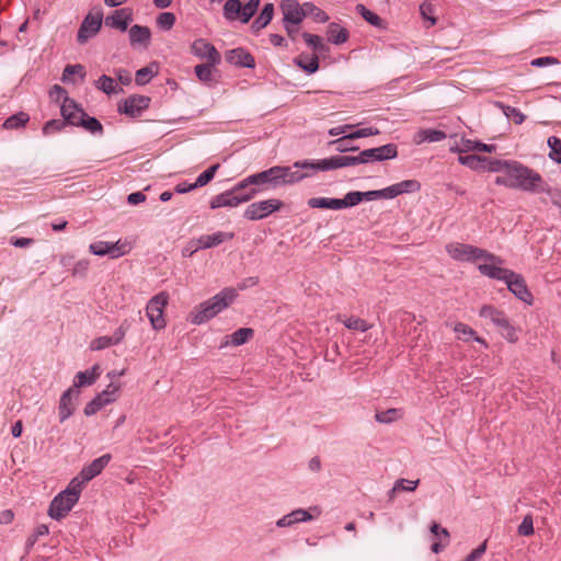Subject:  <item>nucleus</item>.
<instances>
[{
	"label": "nucleus",
	"mask_w": 561,
	"mask_h": 561,
	"mask_svg": "<svg viewBox=\"0 0 561 561\" xmlns=\"http://www.w3.org/2000/svg\"><path fill=\"white\" fill-rule=\"evenodd\" d=\"M60 112L62 115V121L66 124L78 126L80 119L85 116V112L78 106V104L71 100L66 99V102H62L60 106Z\"/></svg>",
	"instance_id": "dca6fc26"
},
{
	"label": "nucleus",
	"mask_w": 561,
	"mask_h": 561,
	"mask_svg": "<svg viewBox=\"0 0 561 561\" xmlns=\"http://www.w3.org/2000/svg\"><path fill=\"white\" fill-rule=\"evenodd\" d=\"M308 173L293 171L290 167H272L265 171L250 175L248 182H253L254 185H267L275 188L279 185L300 182L308 178Z\"/></svg>",
	"instance_id": "7ed1b4c3"
},
{
	"label": "nucleus",
	"mask_w": 561,
	"mask_h": 561,
	"mask_svg": "<svg viewBox=\"0 0 561 561\" xmlns=\"http://www.w3.org/2000/svg\"><path fill=\"white\" fill-rule=\"evenodd\" d=\"M397 156V146L393 144H387L377 148L365 149L360 152L362 163L394 159Z\"/></svg>",
	"instance_id": "ddd939ff"
},
{
	"label": "nucleus",
	"mask_w": 561,
	"mask_h": 561,
	"mask_svg": "<svg viewBox=\"0 0 561 561\" xmlns=\"http://www.w3.org/2000/svg\"><path fill=\"white\" fill-rule=\"evenodd\" d=\"M64 126L65 122L62 119H50L44 125L43 133L45 135H50L55 131L61 130Z\"/></svg>",
	"instance_id": "774afa93"
},
{
	"label": "nucleus",
	"mask_w": 561,
	"mask_h": 561,
	"mask_svg": "<svg viewBox=\"0 0 561 561\" xmlns=\"http://www.w3.org/2000/svg\"><path fill=\"white\" fill-rule=\"evenodd\" d=\"M191 53L201 59H205L206 62L220 64L221 61V56L216 47L204 38L193 42Z\"/></svg>",
	"instance_id": "f8f14e48"
},
{
	"label": "nucleus",
	"mask_w": 561,
	"mask_h": 561,
	"mask_svg": "<svg viewBox=\"0 0 561 561\" xmlns=\"http://www.w3.org/2000/svg\"><path fill=\"white\" fill-rule=\"evenodd\" d=\"M100 375H101V367H100V365L95 364L89 370L79 371L75 377V383L71 388L77 390L80 387L91 386L96 381V379L100 377Z\"/></svg>",
	"instance_id": "a878e982"
},
{
	"label": "nucleus",
	"mask_w": 561,
	"mask_h": 561,
	"mask_svg": "<svg viewBox=\"0 0 561 561\" xmlns=\"http://www.w3.org/2000/svg\"><path fill=\"white\" fill-rule=\"evenodd\" d=\"M500 106L507 118H513L516 124H522L524 122L525 115L516 107L508 105L505 106L503 104H500Z\"/></svg>",
	"instance_id": "13d9d810"
},
{
	"label": "nucleus",
	"mask_w": 561,
	"mask_h": 561,
	"mask_svg": "<svg viewBox=\"0 0 561 561\" xmlns=\"http://www.w3.org/2000/svg\"><path fill=\"white\" fill-rule=\"evenodd\" d=\"M259 5L260 0H249V2L242 7V23H248L250 21Z\"/></svg>",
	"instance_id": "4d7b16f0"
},
{
	"label": "nucleus",
	"mask_w": 561,
	"mask_h": 561,
	"mask_svg": "<svg viewBox=\"0 0 561 561\" xmlns=\"http://www.w3.org/2000/svg\"><path fill=\"white\" fill-rule=\"evenodd\" d=\"M239 14L242 15V5L239 0H227L224 5V15L228 20H236Z\"/></svg>",
	"instance_id": "4c0bfd02"
},
{
	"label": "nucleus",
	"mask_w": 561,
	"mask_h": 561,
	"mask_svg": "<svg viewBox=\"0 0 561 561\" xmlns=\"http://www.w3.org/2000/svg\"><path fill=\"white\" fill-rule=\"evenodd\" d=\"M280 10L283 13V22L299 24L305 19L304 4H299L297 0H283Z\"/></svg>",
	"instance_id": "2eb2a0df"
},
{
	"label": "nucleus",
	"mask_w": 561,
	"mask_h": 561,
	"mask_svg": "<svg viewBox=\"0 0 561 561\" xmlns=\"http://www.w3.org/2000/svg\"><path fill=\"white\" fill-rule=\"evenodd\" d=\"M511 161H501V160H491L486 158V162L483 163L481 171L489 172H503L507 173V165H510Z\"/></svg>",
	"instance_id": "37998d69"
},
{
	"label": "nucleus",
	"mask_w": 561,
	"mask_h": 561,
	"mask_svg": "<svg viewBox=\"0 0 561 561\" xmlns=\"http://www.w3.org/2000/svg\"><path fill=\"white\" fill-rule=\"evenodd\" d=\"M219 167L220 165L218 163L213 164L206 171L201 173L197 176L196 181L194 182V186L202 187V186L208 184L214 179V176H215L217 170L219 169Z\"/></svg>",
	"instance_id": "8fccbe9b"
},
{
	"label": "nucleus",
	"mask_w": 561,
	"mask_h": 561,
	"mask_svg": "<svg viewBox=\"0 0 561 561\" xmlns=\"http://www.w3.org/2000/svg\"><path fill=\"white\" fill-rule=\"evenodd\" d=\"M458 161L460 164L466 165L471 170L481 171L483 163L486 162V158L476 154H468L459 156Z\"/></svg>",
	"instance_id": "c9c22d12"
},
{
	"label": "nucleus",
	"mask_w": 561,
	"mask_h": 561,
	"mask_svg": "<svg viewBox=\"0 0 561 561\" xmlns=\"http://www.w3.org/2000/svg\"><path fill=\"white\" fill-rule=\"evenodd\" d=\"M356 11L369 24H371L376 27H382V20L379 18V15H377L373 11L368 10L364 4H357Z\"/></svg>",
	"instance_id": "a19ab883"
},
{
	"label": "nucleus",
	"mask_w": 561,
	"mask_h": 561,
	"mask_svg": "<svg viewBox=\"0 0 561 561\" xmlns=\"http://www.w3.org/2000/svg\"><path fill=\"white\" fill-rule=\"evenodd\" d=\"M401 417V413L397 409H388L376 413V421L379 423H391Z\"/></svg>",
	"instance_id": "5fc2aeb1"
},
{
	"label": "nucleus",
	"mask_w": 561,
	"mask_h": 561,
	"mask_svg": "<svg viewBox=\"0 0 561 561\" xmlns=\"http://www.w3.org/2000/svg\"><path fill=\"white\" fill-rule=\"evenodd\" d=\"M234 238L233 232H225V231H218L213 234H204L201 236L197 240H195L196 243H198V248L201 249H209L217 247L225 241L231 240Z\"/></svg>",
	"instance_id": "5701e85b"
},
{
	"label": "nucleus",
	"mask_w": 561,
	"mask_h": 561,
	"mask_svg": "<svg viewBox=\"0 0 561 561\" xmlns=\"http://www.w3.org/2000/svg\"><path fill=\"white\" fill-rule=\"evenodd\" d=\"M318 169L321 171L340 169L339 156L319 160Z\"/></svg>",
	"instance_id": "338daca9"
},
{
	"label": "nucleus",
	"mask_w": 561,
	"mask_h": 561,
	"mask_svg": "<svg viewBox=\"0 0 561 561\" xmlns=\"http://www.w3.org/2000/svg\"><path fill=\"white\" fill-rule=\"evenodd\" d=\"M311 519H312V515L308 511H306L304 508H297V510L290 512L289 514L283 516L282 518H279L276 522V526L279 528L291 527L293 525H295L297 523L309 522Z\"/></svg>",
	"instance_id": "b1692460"
},
{
	"label": "nucleus",
	"mask_w": 561,
	"mask_h": 561,
	"mask_svg": "<svg viewBox=\"0 0 561 561\" xmlns=\"http://www.w3.org/2000/svg\"><path fill=\"white\" fill-rule=\"evenodd\" d=\"M454 332L457 334V337L459 340L469 341L470 339H473L476 342L482 344L484 347H488L486 341L478 336L472 328L462 322H457L454 325Z\"/></svg>",
	"instance_id": "bb28decb"
},
{
	"label": "nucleus",
	"mask_w": 561,
	"mask_h": 561,
	"mask_svg": "<svg viewBox=\"0 0 561 561\" xmlns=\"http://www.w3.org/2000/svg\"><path fill=\"white\" fill-rule=\"evenodd\" d=\"M78 75L82 80L85 78L84 67L80 64L67 65L64 69L61 80L62 82H69L70 76Z\"/></svg>",
	"instance_id": "3c124183"
},
{
	"label": "nucleus",
	"mask_w": 561,
	"mask_h": 561,
	"mask_svg": "<svg viewBox=\"0 0 561 561\" xmlns=\"http://www.w3.org/2000/svg\"><path fill=\"white\" fill-rule=\"evenodd\" d=\"M110 403L111 399L104 400L100 394H98L93 400L85 404L83 412L87 416H91Z\"/></svg>",
	"instance_id": "58836bf2"
},
{
	"label": "nucleus",
	"mask_w": 561,
	"mask_h": 561,
	"mask_svg": "<svg viewBox=\"0 0 561 561\" xmlns=\"http://www.w3.org/2000/svg\"><path fill=\"white\" fill-rule=\"evenodd\" d=\"M495 184L531 193H551V187L538 172L517 161H511L507 173L497 176Z\"/></svg>",
	"instance_id": "f257e3e1"
},
{
	"label": "nucleus",
	"mask_w": 561,
	"mask_h": 561,
	"mask_svg": "<svg viewBox=\"0 0 561 561\" xmlns=\"http://www.w3.org/2000/svg\"><path fill=\"white\" fill-rule=\"evenodd\" d=\"M479 316L497 327L502 336L508 342L515 343L517 341L518 337L516 331L511 325L504 311L499 310L491 305H484L481 307Z\"/></svg>",
	"instance_id": "39448f33"
},
{
	"label": "nucleus",
	"mask_w": 561,
	"mask_h": 561,
	"mask_svg": "<svg viewBox=\"0 0 561 561\" xmlns=\"http://www.w3.org/2000/svg\"><path fill=\"white\" fill-rule=\"evenodd\" d=\"M445 249L453 260L459 262H476L478 260L500 262V256L467 243L450 242Z\"/></svg>",
	"instance_id": "20e7f679"
},
{
	"label": "nucleus",
	"mask_w": 561,
	"mask_h": 561,
	"mask_svg": "<svg viewBox=\"0 0 561 561\" xmlns=\"http://www.w3.org/2000/svg\"><path fill=\"white\" fill-rule=\"evenodd\" d=\"M548 146L550 148L549 158L561 164V139L556 136H551L548 138Z\"/></svg>",
	"instance_id": "c03bdc74"
},
{
	"label": "nucleus",
	"mask_w": 561,
	"mask_h": 561,
	"mask_svg": "<svg viewBox=\"0 0 561 561\" xmlns=\"http://www.w3.org/2000/svg\"><path fill=\"white\" fill-rule=\"evenodd\" d=\"M254 334V331L251 328H241L238 329L232 334L226 336L228 339L225 343L221 344V347L227 346L229 343L239 346L247 343Z\"/></svg>",
	"instance_id": "c85d7f7f"
},
{
	"label": "nucleus",
	"mask_w": 561,
	"mask_h": 561,
	"mask_svg": "<svg viewBox=\"0 0 561 561\" xmlns=\"http://www.w3.org/2000/svg\"><path fill=\"white\" fill-rule=\"evenodd\" d=\"M295 64L307 73H314L319 69V59L317 55L308 56L301 54L295 59Z\"/></svg>",
	"instance_id": "2f4dec72"
},
{
	"label": "nucleus",
	"mask_w": 561,
	"mask_h": 561,
	"mask_svg": "<svg viewBox=\"0 0 561 561\" xmlns=\"http://www.w3.org/2000/svg\"><path fill=\"white\" fill-rule=\"evenodd\" d=\"M284 203L278 198H270L250 204L244 210V217L249 220H261L271 214L278 211Z\"/></svg>",
	"instance_id": "0eeeda50"
},
{
	"label": "nucleus",
	"mask_w": 561,
	"mask_h": 561,
	"mask_svg": "<svg viewBox=\"0 0 561 561\" xmlns=\"http://www.w3.org/2000/svg\"><path fill=\"white\" fill-rule=\"evenodd\" d=\"M168 304L169 294L165 291H161L154 295L148 301L146 307V314L153 330L159 331L165 328L167 322L164 320L163 313Z\"/></svg>",
	"instance_id": "423d86ee"
},
{
	"label": "nucleus",
	"mask_w": 561,
	"mask_h": 561,
	"mask_svg": "<svg viewBox=\"0 0 561 561\" xmlns=\"http://www.w3.org/2000/svg\"><path fill=\"white\" fill-rule=\"evenodd\" d=\"M150 99L145 95H131L118 104V112L129 117H137L149 106Z\"/></svg>",
	"instance_id": "9b49d317"
},
{
	"label": "nucleus",
	"mask_w": 561,
	"mask_h": 561,
	"mask_svg": "<svg viewBox=\"0 0 561 561\" xmlns=\"http://www.w3.org/2000/svg\"><path fill=\"white\" fill-rule=\"evenodd\" d=\"M505 284L507 285L508 290L512 291L518 299L528 301V299L531 297L522 275L513 272V276H510Z\"/></svg>",
	"instance_id": "412c9836"
},
{
	"label": "nucleus",
	"mask_w": 561,
	"mask_h": 561,
	"mask_svg": "<svg viewBox=\"0 0 561 561\" xmlns=\"http://www.w3.org/2000/svg\"><path fill=\"white\" fill-rule=\"evenodd\" d=\"M259 192L260 190L256 187H252L249 192L242 195L234 194L231 190L226 191L211 198L210 208L216 209L220 207H237L241 203H245L254 198Z\"/></svg>",
	"instance_id": "6e6552de"
},
{
	"label": "nucleus",
	"mask_w": 561,
	"mask_h": 561,
	"mask_svg": "<svg viewBox=\"0 0 561 561\" xmlns=\"http://www.w3.org/2000/svg\"><path fill=\"white\" fill-rule=\"evenodd\" d=\"M77 504L75 495L70 497L68 493L65 491L60 492L56 495L50 502L48 508V515L53 519L60 520L72 510V507Z\"/></svg>",
	"instance_id": "9d476101"
},
{
	"label": "nucleus",
	"mask_w": 561,
	"mask_h": 561,
	"mask_svg": "<svg viewBox=\"0 0 561 561\" xmlns=\"http://www.w3.org/2000/svg\"><path fill=\"white\" fill-rule=\"evenodd\" d=\"M87 482L88 481H83V478H80V476H79V477L72 479L71 482L69 483L68 488L64 491L66 493H68L70 495V497H72V495H75L76 502H78L79 497H80V493L82 491V488H83L84 483H87Z\"/></svg>",
	"instance_id": "603ef678"
},
{
	"label": "nucleus",
	"mask_w": 561,
	"mask_h": 561,
	"mask_svg": "<svg viewBox=\"0 0 561 561\" xmlns=\"http://www.w3.org/2000/svg\"><path fill=\"white\" fill-rule=\"evenodd\" d=\"M153 77V71L149 67H144L136 72L135 81L138 85H145Z\"/></svg>",
	"instance_id": "680f3d73"
},
{
	"label": "nucleus",
	"mask_w": 561,
	"mask_h": 561,
	"mask_svg": "<svg viewBox=\"0 0 561 561\" xmlns=\"http://www.w3.org/2000/svg\"><path fill=\"white\" fill-rule=\"evenodd\" d=\"M238 293L232 287H226L210 299L199 304L188 314V320L196 325L213 319L228 308L237 298Z\"/></svg>",
	"instance_id": "f03ea898"
},
{
	"label": "nucleus",
	"mask_w": 561,
	"mask_h": 561,
	"mask_svg": "<svg viewBox=\"0 0 561 561\" xmlns=\"http://www.w3.org/2000/svg\"><path fill=\"white\" fill-rule=\"evenodd\" d=\"M302 38L305 39L306 44L310 46L312 49L323 53L328 50L327 45L323 43L322 38L318 35L310 34V33H304Z\"/></svg>",
	"instance_id": "49530a36"
},
{
	"label": "nucleus",
	"mask_w": 561,
	"mask_h": 561,
	"mask_svg": "<svg viewBox=\"0 0 561 561\" xmlns=\"http://www.w3.org/2000/svg\"><path fill=\"white\" fill-rule=\"evenodd\" d=\"M327 36L331 43L341 45L347 41L348 32L337 23L332 22L328 25Z\"/></svg>",
	"instance_id": "cd10ccee"
},
{
	"label": "nucleus",
	"mask_w": 561,
	"mask_h": 561,
	"mask_svg": "<svg viewBox=\"0 0 561 561\" xmlns=\"http://www.w3.org/2000/svg\"><path fill=\"white\" fill-rule=\"evenodd\" d=\"M131 47L147 48L150 44L151 32L148 26L135 24L128 30Z\"/></svg>",
	"instance_id": "6ab92c4d"
},
{
	"label": "nucleus",
	"mask_w": 561,
	"mask_h": 561,
	"mask_svg": "<svg viewBox=\"0 0 561 561\" xmlns=\"http://www.w3.org/2000/svg\"><path fill=\"white\" fill-rule=\"evenodd\" d=\"M450 151L459 153L476 151V140L461 137L459 140H455L454 146L450 147Z\"/></svg>",
	"instance_id": "de8ad7c7"
},
{
	"label": "nucleus",
	"mask_w": 561,
	"mask_h": 561,
	"mask_svg": "<svg viewBox=\"0 0 561 561\" xmlns=\"http://www.w3.org/2000/svg\"><path fill=\"white\" fill-rule=\"evenodd\" d=\"M79 391L73 388H69L66 390L60 398L59 401V420L60 422H65L68 417H70L75 411V404L72 402V397L78 396Z\"/></svg>",
	"instance_id": "393cba45"
},
{
	"label": "nucleus",
	"mask_w": 561,
	"mask_h": 561,
	"mask_svg": "<svg viewBox=\"0 0 561 561\" xmlns=\"http://www.w3.org/2000/svg\"><path fill=\"white\" fill-rule=\"evenodd\" d=\"M96 89L103 91L106 94H115L118 93V90L116 89V84L114 82V79L102 75L96 81H95Z\"/></svg>",
	"instance_id": "ea45409f"
},
{
	"label": "nucleus",
	"mask_w": 561,
	"mask_h": 561,
	"mask_svg": "<svg viewBox=\"0 0 561 561\" xmlns=\"http://www.w3.org/2000/svg\"><path fill=\"white\" fill-rule=\"evenodd\" d=\"M379 133H380L379 129L376 127H366V128H360L353 133L347 134L346 138L357 139V138H364V137H368V136H375V135H378Z\"/></svg>",
	"instance_id": "052dcab7"
},
{
	"label": "nucleus",
	"mask_w": 561,
	"mask_h": 561,
	"mask_svg": "<svg viewBox=\"0 0 561 561\" xmlns=\"http://www.w3.org/2000/svg\"><path fill=\"white\" fill-rule=\"evenodd\" d=\"M226 60L238 67L253 68L255 66L253 56L240 47L228 50L226 53Z\"/></svg>",
	"instance_id": "aec40b11"
},
{
	"label": "nucleus",
	"mask_w": 561,
	"mask_h": 561,
	"mask_svg": "<svg viewBox=\"0 0 561 561\" xmlns=\"http://www.w3.org/2000/svg\"><path fill=\"white\" fill-rule=\"evenodd\" d=\"M78 126L83 127L84 129H87L88 131H90L92 134L103 131V127H102L101 123L95 117L88 116L87 114H85V116H83L80 119V123Z\"/></svg>",
	"instance_id": "09e8293b"
},
{
	"label": "nucleus",
	"mask_w": 561,
	"mask_h": 561,
	"mask_svg": "<svg viewBox=\"0 0 561 561\" xmlns=\"http://www.w3.org/2000/svg\"><path fill=\"white\" fill-rule=\"evenodd\" d=\"M304 13L306 16H311L314 22L325 23L329 21V15L320 8L316 7L311 2L304 3Z\"/></svg>",
	"instance_id": "72a5a7b5"
},
{
	"label": "nucleus",
	"mask_w": 561,
	"mask_h": 561,
	"mask_svg": "<svg viewBox=\"0 0 561 561\" xmlns=\"http://www.w3.org/2000/svg\"><path fill=\"white\" fill-rule=\"evenodd\" d=\"M446 138V134L443 130L438 129H421L416 133L414 141L416 144L422 142H437L444 140Z\"/></svg>",
	"instance_id": "c756f323"
},
{
	"label": "nucleus",
	"mask_w": 561,
	"mask_h": 561,
	"mask_svg": "<svg viewBox=\"0 0 561 561\" xmlns=\"http://www.w3.org/2000/svg\"><path fill=\"white\" fill-rule=\"evenodd\" d=\"M103 14L101 11L96 13H88L83 19L77 35V41L80 44H84L89 38L95 36L102 25Z\"/></svg>",
	"instance_id": "1a4fd4ad"
},
{
	"label": "nucleus",
	"mask_w": 561,
	"mask_h": 561,
	"mask_svg": "<svg viewBox=\"0 0 561 561\" xmlns=\"http://www.w3.org/2000/svg\"><path fill=\"white\" fill-rule=\"evenodd\" d=\"M344 325L351 330L367 331L370 325L360 318L351 317L343 321Z\"/></svg>",
	"instance_id": "6e6d98bb"
},
{
	"label": "nucleus",
	"mask_w": 561,
	"mask_h": 561,
	"mask_svg": "<svg viewBox=\"0 0 561 561\" xmlns=\"http://www.w3.org/2000/svg\"><path fill=\"white\" fill-rule=\"evenodd\" d=\"M218 64L205 62L195 66V75L199 81L209 83L213 81L214 69Z\"/></svg>",
	"instance_id": "f704fd0d"
},
{
	"label": "nucleus",
	"mask_w": 561,
	"mask_h": 561,
	"mask_svg": "<svg viewBox=\"0 0 561 561\" xmlns=\"http://www.w3.org/2000/svg\"><path fill=\"white\" fill-rule=\"evenodd\" d=\"M121 389V383L118 382H111L105 390H103L100 394L104 400L111 399V403L114 402L117 398L118 391Z\"/></svg>",
	"instance_id": "bf43d9fd"
},
{
	"label": "nucleus",
	"mask_w": 561,
	"mask_h": 561,
	"mask_svg": "<svg viewBox=\"0 0 561 561\" xmlns=\"http://www.w3.org/2000/svg\"><path fill=\"white\" fill-rule=\"evenodd\" d=\"M518 534L520 536H530L534 534V522L530 515H526L518 526Z\"/></svg>",
	"instance_id": "0e129e2a"
},
{
	"label": "nucleus",
	"mask_w": 561,
	"mask_h": 561,
	"mask_svg": "<svg viewBox=\"0 0 561 561\" xmlns=\"http://www.w3.org/2000/svg\"><path fill=\"white\" fill-rule=\"evenodd\" d=\"M133 20V10L129 8H123L115 10L113 14L105 19V24L113 28H117L122 32L128 30V25Z\"/></svg>",
	"instance_id": "a211bd4d"
},
{
	"label": "nucleus",
	"mask_w": 561,
	"mask_h": 561,
	"mask_svg": "<svg viewBox=\"0 0 561 561\" xmlns=\"http://www.w3.org/2000/svg\"><path fill=\"white\" fill-rule=\"evenodd\" d=\"M382 198L381 190L368 191V192H348V199L351 207L359 204L363 201H374Z\"/></svg>",
	"instance_id": "473e14b6"
},
{
	"label": "nucleus",
	"mask_w": 561,
	"mask_h": 561,
	"mask_svg": "<svg viewBox=\"0 0 561 561\" xmlns=\"http://www.w3.org/2000/svg\"><path fill=\"white\" fill-rule=\"evenodd\" d=\"M398 184V188H399V192L400 194H403V193H413V192H416L420 190L421 185L417 181L415 180H405V181H402L400 183H397Z\"/></svg>",
	"instance_id": "e2e57ef3"
},
{
	"label": "nucleus",
	"mask_w": 561,
	"mask_h": 561,
	"mask_svg": "<svg viewBox=\"0 0 561 561\" xmlns=\"http://www.w3.org/2000/svg\"><path fill=\"white\" fill-rule=\"evenodd\" d=\"M274 14L273 3H266L261 11L260 15L253 21L251 27L255 32L264 28L272 20Z\"/></svg>",
	"instance_id": "7c9ffc66"
},
{
	"label": "nucleus",
	"mask_w": 561,
	"mask_h": 561,
	"mask_svg": "<svg viewBox=\"0 0 561 561\" xmlns=\"http://www.w3.org/2000/svg\"><path fill=\"white\" fill-rule=\"evenodd\" d=\"M89 250L94 255H111L112 257H119L127 253L126 245L121 244L119 241L117 242H105V241H99L91 243L89 247Z\"/></svg>",
	"instance_id": "4468645a"
},
{
	"label": "nucleus",
	"mask_w": 561,
	"mask_h": 561,
	"mask_svg": "<svg viewBox=\"0 0 561 561\" xmlns=\"http://www.w3.org/2000/svg\"><path fill=\"white\" fill-rule=\"evenodd\" d=\"M435 8L430 2H423L420 4V14L421 16L428 22V25L426 27H432L437 23V19L434 16Z\"/></svg>",
	"instance_id": "79ce46f5"
},
{
	"label": "nucleus",
	"mask_w": 561,
	"mask_h": 561,
	"mask_svg": "<svg viewBox=\"0 0 561 561\" xmlns=\"http://www.w3.org/2000/svg\"><path fill=\"white\" fill-rule=\"evenodd\" d=\"M175 20L174 13L163 12L158 15L157 25L164 31H169L173 27Z\"/></svg>",
	"instance_id": "864d4df0"
},
{
	"label": "nucleus",
	"mask_w": 561,
	"mask_h": 561,
	"mask_svg": "<svg viewBox=\"0 0 561 561\" xmlns=\"http://www.w3.org/2000/svg\"><path fill=\"white\" fill-rule=\"evenodd\" d=\"M308 206L311 208H325V209H343L351 207L348 193L344 198H329V197H312L308 199Z\"/></svg>",
	"instance_id": "f3484780"
},
{
	"label": "nucleus",
	"mask_w": 561,
	"mask_h": 561,
	"mask_svg": "<svg viewBox=\"0 0 561 561\" xmlns=\"http://www.w3.org/2000/svg\"><path fill=\"white\" fill-rule=\"evenodd\" d=\"M110 460V454H105L94 459L89 466L81 470L80 478H83V481L92 480L94 477L102 472V470L108 465Z\"/></svg>",
	"instance_id": "4be33fe9"
},
{
	"label": "nucleus",
	"mask_w": 561,
	"mask_h": 561,
	"mask_svg": "<svg viewBox=\"0 0 561 561\" xmlns=\"http://www.w3.org/2000/svg\"><path fill=\"white\" fill-rule=\"evenodd\" d=\"M112 345H115L112 340V336H100L91 342L90 347L93 351H100Z\"/></svg>",
	"instance_id": "69168bd1"
},
{
	"label": "nucleus",
	"mask_w": 561,
	"mask_h": 561,
	"mask_svg": "<svg viewBox=\"0 0 561 561\" xmlns=\"http://www.w3.org/2000/svg\"><path fill=\"white\" fill-rule=\"evenodd\" d=\"M318 164H319V160L318 161H314V162H311V161H297L293 164L291 170L293 171H300L301 173H308L310 176L311 174L318 172V171H321L320 169H318Z\"/></svg>",
	"instance_id": "a18cd8bd"
},
{
	"label": "nucleus",
	"mask_w": 561,
	"mask_h": 561,
	"mask_svg": "<svg viewBox=\"0 0 561 561\" xmlns=\"http://www.w3.org/2000/svg\"><path fill=\"white\" fill-rule=\"evenodd\" d=\"M30 119V116L24 113V112H20L18 114H14L12 116H10L9 118H7L3 123V128L5 129H16V128H20L22 126H24Z\"/></svg>",
	"instance_id": "e433bc0d"
}]
</instances>
